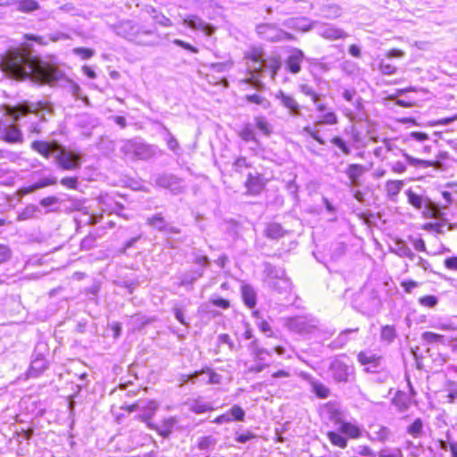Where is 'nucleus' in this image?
<instances>
[{"mask_svg": "<svg viewBox=\"0 0 457 457\" xmlns=\"http://www.w3.org/2000/svg\"><path fill=\"white\" fill-rule=\"evenodd\" d=\"M276 98L278 99L280 104L288 110L291 116H301L300 105L293 96L285 94L283 91H278L276 95Z\"/></svg>", "mask_w": 457, "mask_h": 457, "instance_id": "17", "label": "nucleus"}, {"mask_svg": "<svg viewBox=\"0 0 457 457\" xmlns=\"http://www.w3.org/2000/svg\"><path fill=\"white\" fill-rule=\"evenodd\" d=\"M255 127L264 135L270 137L272 133V126L263 116H255L254 119Z\"/></svg>", "mask_w": 457, "mask_h": 457, "instance_id": "32", "label": "nucleus"}, {"mask_svg": "<svg viewBox=\"0 0 457 457\" xmlns=\"http://www.w3.org/2000/svg\"><path fill=\"white\" fill-rule=\"evenodd\" d=\"M248 349L253 355L254 361H264L265 355H271V353L267 349L262 347L257 339H253L248 345Z\"/></svg>", "mask_w": 457, "mask_h": 457, "instance_id": "23", "label": "nucleus"}, {"mask_svg": "<svg viewBox=\"0 0 457 457\" xmlns=\"http://www.w3.org/2000/svg\"><path fill=\"white\" fill-rule=\"evenodd\" d=\"M73 53L81 56L82 59L87 60L94 55V50L84 47H77L73 49Z\"/></svg>", "mask_w": 457, "mask_h": 457, "instance_id": "58", "label": "nucleus"}, {"mask_svg": "<svg viewBox=\"0 0 457 457\" xmlns=\"http://www.w3.org/2000/svg\"><path fill=\"white\" fill-rule=\"evenodd\" d=\"M357 360L363 366L370 365L365 369L367 372H375L380 366L381 356L371 352L361 351L358 353Z\"/></svg>", "mask_w": 457, "mask_h": 457, "instance_id": "16", "label": "nucleus"}, {"mask_svg": "<svg viewBox=\"0 0 457 457\" xmlns=\"http://www.w3.org/2000/svg\"><path fill=\"white\" fill-rule=\"evenodd\" d=\"M393 252L401 257H406L412 261L416 259V254L403 241L401 240L395 242Z\"/></svg>", "mask_w": 457, "mask_h": 457, "instance_id": "30", "label": "nucleus"}, {"mask_svg": "<svg viewBox=\"0 0 457 457\" xmlns=\"http://www.w3.org/2000/svg\"><path fill=\"white\" fill-rule=\"evenodd\" d=\"M359 332V328H347L343 330L338 334V336L333 339L329 345L328 347L332 350H337L344 348L348 342L352 339L351 335L356 334Z\"/></svg>", "mask_w": 457, "mask_h": 457, "instance_id": "19", "label": "nucleus"}, {"mask_svg": "<svg viewBox=\"0 0 457 457\" xmlns=\"http://www.w3.org/2000/svg\"><path fill=\"white\" fill-rule=\"evenodd\" d=\"M207 376V380L205 381L206 384H220L221 382V375L216 373L212 370L207 368L206 370H202L200 371H195L194 374L189 376V380H191L193 383L195 382V379L200 376Z\"/></svg>", "mask_w": 457, "mask_h": 457, "instance_id": "22", "label": "nucleus"}, {"mask_svg": "<svg viewBox=\"0 0 457 457\" xmlns=\"http://www.w3.org/2000/svg\"><path fill=\"white\" fill-rule=\"evenodd\" d=\"M365 168L361 164H350L346 170L352 186L359 185V178L364 173Z\"/></svg>", "mask_w": 457, "mask_h": 457, "instance_id": "27", "label": "nucleus"}, {"mask_svg": "<svg viewBox=\"0 0 457 457\" xmlns=\"http://www.w3.org/2000/svg\"><path fill=\"white\" fill-rule=\"evenodd\" d=\"M97 148L105 154H109L114 151L115 143L107 137H102L97 144Z\"/></svg>", "mask_w": 457, "mask_h": 457, "instance_id": "42", "label": "nucleus"}, {"mask_svg": "<svg viewBox=\"0 0 457 457\" xmlns=\"http://www.w3.org/2000/svg\"><path fill=\"white\" fill-rule=\"evenodd\" d=\"M396 337L395 328L393 326H384L381 328V339L391 343Z\"/></svg>", "mask_w": 457, "mask_h": 457, "instance_id": "51", "label": "nucleus"}, {"mask_svg": "<svg viewBox=\"0 0 457 457\" xmlns=\"http://www.w3.org/2000/svg\"><path fill=\"white\" fill-rule=\"evenodd\" d=\"M318 34L320 37L329 40H336L339 38H345L347 37V34L345 33L344 30L330 25H322L319 27Z\"/></svg>", "mask_w": 457, "mask_h": 457, "instance_id": "21", "label": "nucleus"}, {"mask_svg": "<svg viewBox=\"0 0 457 457\" xmlns=\"http://www.w3.org/2000/svg\"><path fill=\"white\" fill-rule=\"evenodd\" d=\"M166 131L168 135V137L166 139L168 148L170 151L177 153V151L179 149V144L177 138L168 129H166Z\"/></svg>", "mask_w": 457, "mask_h": 457, "instance_id": "57", "label": "nucleus"}, {"mask_svg": "<svg viewBox=\"0 0 457 457\" xmlns=\"http://www.w3.org/2000/svg\"><path fill=\"white\" fill-rule=\"evenodd\" d=\"M39 212V208L37 205L30 204L26 206L22 212L18 215L19 220H26L32 219Z\"/></svg>", "mask_w": 457, "mask_h": 457, "instance_id": "45", "label": "nucleus"}, {"mask_svg": "<svg viewBox=\"0 0 457 457\" xmlns=\"http://www.w3.org/2000/svg\"><path fill=\"white\" fill-rule=\"evenodd\" d=\"M256 31L263 39L271 42L295 39V37L292 34L282 30L274 24H260L256 27Z\"/></svg>", "mask_w": 457, "mask_h": 457, "instance_id": "6", "label": "nucleus"}, {"mask_svg": "<svg viewBox=\"0 0 457 457\" xmlns=\"http://www.w3.org/2000/svg\"><path fill=\"white\" fill-rule=\"evenodd\" d=\"M299 90L304 96H310L313 103H317L320 100V95L308 84H301Z\"/></svg>", "mask_w": 457, "mask_h": 457, "instance_id": "49", "label": "nucleus"}, {"mask_svg": "<svg viewBox=\"0 0 457 457\" xmlns=\"http://www.w3.org/2000/svg\"><path fill=\"white\" fill-rule=\"evenodd\" d=\"M121 144L120 152L125 156L135 160L147 161L159 152L156 145L147 144L138 138L123 140Z\"/></svg>", "mask_w": 457, "mask_h": 457, "instance_id": "4", "label": "nucleus"}, {"mask_svg": "<svg viewBox=\"0 0 457 457\" xmlns=\"http://www.w3.org/2000/svg\"><path fill=\"white\" fill-rule=\"evenodd\" d=\"M319 128L320 127H315V123H314L313 127L305 126L303 129L301 133L302 134L305 133V134L309 135L310 137H312L314 140H316L320 145H325V141L323 140V138L320 135Z\"/></svg>", "mask_w": 457, "mask_h": 457, "instance_id": "46", "label": "nucleus"}, {"mask_svg": "<svg viewBox=\"0 0 457 457\" xmlns=\"http://www.w3.org/2000/svg\"><path fill=\"white\" fill-rule=\"evenodd\" d=\"M46 369V361L42 355H37L30 363L28 374L30 378L38 377Z\"/></svg>", "mask_w": 457, "mask_h": 457, "instance_id": "24", "label": "nucleus"}, {"mask_svg": "<svg viewBox=\"0 0 457 457\" xmlns=\"http://www.w3.org/2000/svg\"><path fill=\"white\" fill-rule=\"evenodd\" d=\"M379 71L384 75H392V74L395 73L396 68L390 63H386L384 62H381L379 64Z\"/></svg>", "mask_w": 457, "mask_h": 457, "instance_id": "64", "label": "nucleus"}, {"mask_svg": "<svg viewBox=\"0 0 457 457\" xmlns=\"http://www.w3.org/2000/svg\"><path fill=\"white\" fill-rule=\"evenodd\" d=\"M403 187V182L402 180H388L386 183V191L388 197L394 200L395 197L398 195Z\"/></svg>", "mask_w": 457, "mask_h": 457, "instance_id": "33", "label": "nucleus"}, {"mask_svg": "<svg viewBox=\"0 0 457 457\" xmlns=\"http://www.w3.org/2000/svg\"><path fill=\"white\" fill-rule=\"evenodd\" d=\"M216 444V439L212 436H204L199 439V442L197 444V447L200 450L203 451H208L214 447Z\"/></svg>", "mask_w": 457, "mask_h": 457, "instance_id": "50", "label": "nucleus"}, {"mask_svg": "<svg viewBox=\"0 0 457 457\" xmlns=\"http://www.w3.org/2000/svg\"><path fill=\"white\" fill-rule=\"evenodd\" d=\"M57 183V178L54 176H48L39 179L34 183V188L40 189L49 186H54Z\"/></svg>", "mask_w": 457, "mask_h": 457, "instance_id": "52", "label": "nucleus"}, {"mask_svg": "<svg viewBox=\"0 0 457 457\" xmlns=\"http://www.w3.org/2000/svg\"><path fill=\"white\" fill-rule=\"evenodd\" d=\"M183 23L192 29L203 31L206 36H212L215 32L212 25L206 23L196 15H188L184 19Z\"/></svg>", "mask_w": 457, "mask_h": 457, "instance_id": "14", "label": "nucleus"}, {"mask_svg": "<svg viewBox=\"0 0 457 457\" xmlns=\"http://www.w3.org/2000/svg\"><path fill=\"white\" fill-rule=\"evenodd\" d=\"M264 272L266 273L268 283L273 284V286L287 284L290 282L289 278L287 276L285 270L281 268L268 264L265 267Z\"/></svg>", "mask_w": 457, "mask_h": 457, "instance_id": "13", "label": "nucleus"}, {"mask_svg": "<svg viewBox=\"0 0 457 457\" xmlns=\"http://www.w3.org/2000/svg\"><path fill=\"white\" fill-rule=\"evenodd\" d=\"M38 8V4L35 0H22L18 4V10L21 12H31Z\"/></svg>", "mask_w": 457, "mask_h": 457, "instance_id": "53", "label": "nucleus"}, {"mask_svg": "<svg viewBox=\"0 0 457 457\" xmlns=\"http://www.w3.org/2000/svg\"><path fill=\"white\" fill-rule=\"evenodd\" d=\"M59 204V199L56 196H47L40 200V205L45 208H50V212L56 211L55 206Z\"/></svg>", "mask_w": 457, "mask_h": 457, "instance_id": "56", "label": "nucleus"}, {"mask_svg": "<svg viewBox=\"0 0 457 457\" xmlns=\"http://www.w3.org/2000/svg\"><path fill=\"white\" fill-rule=\"evenodd\" d=\"M245 186L248 188V190L253 194L259 193L262 187V181L260 175H253L252 173L248 174Z\"/></svg>", "mask_w": 457, "mask_h": 457, "instance_id": "31", "label": "nucleus"}, {"mask_svg": "<svg viewBox=\"0 0 457 457\" xmlns=\"http://www.w3.org/2000/svg\"><path fill=\"white\" fill-rule=\"evenodd\" d=\"M406 433L413 438H420L424 435V422L420 418L415 419L406 428Z\"/></svg>", "mask_w": 457, "mask_h": 457, "instance_id": "26", "label": "nucleus"}, {"mask_svg": "<svg viewBox=\"0 0 457 457\" xmlns=\"http://www.w3.org/2000/svg\"><path fill=\"white\" fill-rule=\"evenodd\" d=\"M178 420L175 417H170L162 420L160 427L157 426L155 429L158 434L165 438L169 437L171 434L173 428L177 424Z\"/></svg>", "mask_w": 457, "mask_h": 457, "instance_id": "28", "label": "nucleus"}, {"mask_svg": "<svg viewBox=\"0 0 457 457\" xmlns=\"http://www.w3.org/2000/svg\"><path fill=\"white\" fill-rule=\"evenodd\" d=\"M338 123V118L335 112L328 111L324 112L319 120L315 121V127L322 125H336Z\"/></svg>", "mask_w": 457, "mask_h": 457, "instance_id": "36", "label": "nucleus"}, {"mask_svg": "<svg viewBox=\"0 0 457 457\" xmlns=\"http://www.w3.org/2000/svg\"><path fill=\"white\" fill-rule=\"evenodd\" d=\"M12 256V251L6 245H0V263L8 261Z\"/></svg>", "mask_w": 457, "mask_h": 457, "instance_id": "63", "label": "nucleus"}, {"mask_svg": "<svg viewBox=\"0 0 457 457\" xmlns=\"http://www.w3.org/2000/svg\"><path fill=\"white\" fill-rule=\"evenodd\" d=\"M155 184L161 187L169 189L171 193L178 195L183 191L180 179L172 174H161L155 179Z\"/></svg>", "mask_w": 457, "mask_h": 457, "instance_id": "11", "label": "nucleus"}, {"mask_svg": "<svg viewBox=\"0 0 457 457\" xmlns=\"http://www.w3.org/2000/svg\"><path fill=\"white\" fill-rule=\"evenodd\" d=\"M141 403L143 408L139 411L142 413L137 416V419L145 422L149 428L157 429V426L150 420L158 410L159 403L154 400H141Z\"/></svg>", "mask_w": 457, "mask_h": 457, "instance_id": "10", "label": "nucleus"}, {"mask_svg": "<svg viewBox=\"0 0 457 457\" xmlns=\"http://www.w3.org/2000/svg\"><path fill=\"white\" fill-rule=\"evenodd\" d=\"M353 367L348 365L340 357L334 358L329 364V371L335 381L347 383L353 375Z\"/></svg>", "mask_w": 457, "mask_h": 457, "instance_id": "7", "label": "nucleus"}, {"mask_svg": "<svg viewBox=\"0 0 457 457\" xmlns=\"http://www.w3.org/2000/svg\"><path fill=\"white\" fill-rule=\"evenodd\" d=\"M194 263L197 266V268L184 275L181 281V286L193 284L198 278L202 277L204 269L209 264V260L204 255L195 254Z\"/></svg>", "mask_w": 457, "mask_h": 457, "instance_id": "8", "label": "nucleus"}, {"mask_svg": "<svg viewBox=\"0 0 457 457\" xmlns=\"http://www.w3.org/2000/svg\"><path fill=\"white\" fill-rule=\"evenodd\" d=\"M327 436L333 445L340 448H345L347 446V439L338 430L329 431Z\"/></svg>", "mask_w": 457, "mask_h": 457, "instance_id": "38", "label": "nucleus"}, {"mask_svg": "<svg viewBox=\"0 0 457 457\" xmlns=\"http://www.w3.org/2000/svg\"><path fill=\"white\" fill-rule=\"evenodd\" d=\"M443 397L445 403H457V383H450Z\"/></svg>", "mask_w": 457, "mask_h": 457, "instance_id": "43", "label": "nucleus"}, {"mask_svg": "<svg viewBox=\"0 0 457 457\" xmlns=\"http://www.w3.org/2000/svg\"><path fill=\"white\" fill-rule=\"evenodd\" d=\"M61 184L71 189H76L78 187V179L75 177H66L61 179Z\"/></svg>", "mask_w": 457, "mask_h": 457, "instance_id": "60", "label": "nucleus"}, {"mask_svg": "<svg viewBox=\"0 0 457 457\" xmlns=\"http://www.w3.org/2000/svg\"><path fill=\"white\" fill-rule=\"evenodd\" d=\"M312 390V392L321 399H326L329 396L330 390L328 387H327L324 384L316 381L312 380L311 381Z\"/></svg>", "mask_w": 457, "mask_h": 457, "instance_id": "39", "label": "nucleus"}, {"mask_svg": "<svg viewBox=\"0 0 457 457\" xmlns=\"http://www.w3.org/2000/svg\"><path fill=\"white\" fill-rule=\"evenodd\" d=\"M0 140L8 143H21L22 141V134L15 125L0 120Z\"/></svg>", "mask_w": 457, "mask_h": 457, "instance_id": "12", "label": "nucleus"}, {"mask_svg": "<svg viewBox=\"0 0 457 457\" xmlns=\"http://www.w3.org/2000/svg\"><path fill=\"white\" fill-rule=\"evenodd\" d=\"M118 33L137 44L150 45V42L145 40V37L152 35L153 31L150 29H145L140 25L131 21H126L121 22Z\"/></svg>", "mask_w": 457, "mask_h": 457, "instance_id": "5", "label": "nucleus"}, {"mask_svg": "<svg viewBox=\"0 0 457 457\" xmlns=\"http://www.w3.org/2000/svg\"><path fill=\"white\" fill-rule=\"evenodd\" d=\"M304 59V54L300 49L295 48L286 61V67L288 71L296 74L301 71V63Z\"/></svg>", "mask_w": 457, "mask_h": 457, "instance_id": "18", "label": "nucleus"}, {"mask_svg": "<svg viewBox=\"0 0 457 457\" xmlns=\"http://www.w3.org/2000/svg\"><path fill=\"white\" fill-rule=\"evenodd\" d=\"M79 125L82 128H95L98 125V120L89 114L83 113L78 117Z\"/></svg>", "mask_w": 457, "mask_h": 457, "instance_id": "44", "label": "nucleus"}, {"mask_svg": "<svg viewBox=\"0 0 457 457\" xmlns=\"http://www.w3.org/2000/svg\"><path fill=\"white\" fill-rule=\"evenodd\" d=\"M403 157L407 161V162L413 167H420V168H428V167H434L436 170H445V166L443 165L440 161H425L418 158H414L409 154L404 153Z\"/></svg>", "mask_w": 457, "mask_h": 457, "instance_id": "20", "label": "nucleus"}, {"mask_svg": "<svg viewBox=\"0 0 457 457\" xmlns=\"http://www.w3.org/2000/svg\"><path fill=\"white\" fill-rule=\"evenodd\" d=\"M191 410L197 414L206 412L212 410V407L209 403H195L192 405Z\"/></svg>", "mask_w": 457, "mask_h": 457, "instance_id": "61", "label": "nucleus"}, {"mask_svg": "<svg viewBox=\"0 0 457 457\" xmlns=\"http://www.w3.org/2000/svg\"><path fill=\"white\" fill-rule=\"evenodd\" d=\"M228 413L230 414V421H243L245 420V412L239 405H233Z\"/></svg>", "mask_w": 457, "mask_h": 457, "instance_id": "48", "label": "nucleus"}, {"mask_svg": "<svg viewBox=\"0 0 457 457\" xmlns=\"http://www.w3.org/2000/svg\"><path fill=\"white\" fill-rule=\"evenodd\" d=\"M421 337L427 344H443L445 342L444 336L436 334L431 331L424 332L421 335Z\"/></svg>", "mask_w": 457, "mask_h": 457, "instance_id": "47", "label": "nucleus"}, {"mask_svg": "<svg viewBox=\"0 0 457 457\" xmlns=\"http://www.w3.org/2000/svg\"><path fill=\"white\" fill-rule=\"evenodd\" d=\"M265 235L270 239H278L285 235V230L278 223H270L265 229Z\"/></svg>", "mask_w": 457, "mask_h": 457, "instance_id": "35", "label": "nucleus"}, {"mask_svg": "<svg viewBox=\"0 0 457 457\" xmlns=\"http://www.w3.org/2000/svg\"><path fill=\"white\" fill-rule=\"evenodd\" d=\"M286 25L289 28L302 30L303 32L311 30L314 28L315 23H310L305 18L291 19L286 22Z\"/></svg>", "mask_w": 457, "mask_h": 457, "instance_id": "29", "label": "nucleus"}, {"mask_svg": "<svg viewBox=\"0 0 457 457\" xmlns=\"http://www.w3.org/2000/svg\"><path fill=\"white\" fill-rule=\"evenodd\" d=\"M31 148L45 158L53 157L59 168L65 170H74L80 168L81 154L67 150L57 141H33Z\"/></svg>", "mask_w": 457, "mask_h": 457, "instance_id": "2", "label": "nucleus"}, {"mask_svg": "<svg viewBox=\"0 0 457 457\" xmlns=\"http://www.w3.org/2000/svg\"><path fill=\"white\" fill-rule=\"evenodd\" d=\"M233 166L236 171L241 172L243 168H248L251 164L245 157H239L234 162Z\"/></svg>", "mask_w": 457, "mask_h": 457, "instance_id": "62", "label": "nucleus"}, {"mask_svg": "<svg viewBox=\"0 0 457 457\" xmlns=\"http://www.w3.org/2000/svg\"><path fill=\"white\" fill-rule=\"evenodd\" d=\"M0 67L12 79H29L39 85H53L65 77L55 58L42 59L33 55L27 46L8 50L1 55Z\"/></svg>", "mask_w": 457, "mask_h": 457, "instance_id": "1", "label": "nucleus"}, {"mask_svg": "<svg viewBox=\"0 0 457 457\" xmlns=\"http://www.w3.org/2000/svg\"><path fill=\"white\" fill-rule=\"evenodd\" d=\"M392 403L397 408V410L401 412L405 411L409 408V401L407 397L403 393H398L392 400Z\"/></svg>", "mask_w": 457, "mask_h": 457, "instance_id": "41", "label": "nucleus"}, {"mask_svg": "<svg viewBox=\"0 0 457 457\" xmlns=\"http://www.w3.org/2000/svg\"><path fill=\"white\" fill-rule=\"evenodd\" d=\"M338 431L351 438H359L361 436V428L350 422H341L338 427Z\"/></svg>", "mask_w": 457, "mask_h": 457, "instance_id": "25", "label": "nucleus"}, {"mask_svg": "<svg viewBox=\"0 0 457 457\" xmlns=\"http://www.w3.org/2000/svg\"><path fill=\"white\" fill-rule=\"evenodd\" d=\"M330 142L338 147L344 154H350L351 148L347 145L346 142L340 137H334L331 138Z\"/></svg>", "mask_w": 457, "mask_h": 457, "instance_id": "55", "label": "nucleus"}, {"mask_svg": "<svg viewBox=\"0 0 457 457\" xmlns=\"http://www.w3.org/2000/svg\"><path fill=\"white\" fill-rule=\"evenodd\" d=\"M287 327L292 331L297 333H310L315 325L312 323L306 317L297 316L288 319Z\"/></svg>", "mask_w": 457, "mask_h": 457, "instance_id": "15", "label": "nucleus"}, {"mask_svg": "<svg viewBox=\"0 0 457 457\" xmlns=\"http://www.w3.org/2000/svg\"><path fill=\"white\" fill-rule=\"evenodd\" d=\"M418 302L424 307L434 308L438 303V298L436 295H423L418 299Z\"/></svg>", "mask_w": 457, "mask_h": 457, "instance_id": "54", "label": "nucleus"}, {"mask_svg": "<svg viewBox=\"0 0 457 457\" xmlns=\"http://www.w3.org/2000/svg\"><path fill=\"white\" fill-rule=\"evenodd\" d=\"M96 237L92 235H88L86 237H84L80 243V247L83 250H90L94 247L96 243Z\"/></svg>", "mask_w": 457, "mask_h": 457, "instance_id": "59", "label": "nucleus"}, {"mask_svg": "<svg viewBox=\"0 0 457 457\" xmlns=\"http://www.w3.org/2000/svg\"><path fill=\"white\" fill-rule=\"evenodd\" d=\"M408 196V202L416 209H421L423 206H425L427 209H428L431 212L433 217L437 218L440 214L439 207L436 204L431 202L428 199H425L421 195H419L415 193H413L411 190H408L406 192Z\"/></svg>", "mask_w": 457, "mask_h": 457, "instance_id": "9", "label": "nucleus"}, {"mask_svg": "<svg viewBox=\"0 0 457 457\" xmlns=\"http://www.w3.org/2000/svg\"><path fill=\"white\" fill-rule=\"evenodd\" d=\"M147 224L160 231H166L168 229V224L160 213L149 217Z\"/></svg>", "mask_w": 457, "mask_h": 457, "instance_id": "37", "label": "nucleus"}, {"mask_svg": "<svg viewBox=\"0 0 457 457\" xmlns=\"http://www.w3.org/2000/svg\"><path fill=\"white\" fill-rule=\"evenodd\" d=\"M242 298L245 305L253 308L256 304V293L253 287H242Z\"/></svg>", "mask_w": 457, "mask_h": 457, "instance_id": "40", "label": "nucleus"}, {"mask_svg": "<svg viewBox=\"0 0 457 457\" xmlns=\"http://www.w3.org/2000/svg\"><path fill=\"white\" fill-rule=\"evenodd\" d=\"M238 137L245 143L257 142L255 132L253 126L249 123L245 124L243 128L237 132Z\"/></svg>", "mask_w": 457, "mask_h": 457, "instance_id": "34", "label": "nucleus"}, {"mask_svg": "<svg viewBox=\"0 0 457 457\" xmlns=\"http://www.w3.org/2000/svg\"><path fill=\"white\" fill-rule=\"evenodd\" d=\"M247 67L253 75L249 79L250 83L255 88L260 89L263 85L261 81L254 79V75L260 76L262 72L269 71L272 79H275V76L281 67V60L277 55L263 59L261 54L254 53L248 58Z\"/></svg>", "mask_w": 457, "mask_h": 457, "instance_id": "3", "label": "nucleus"}]
</instances>
